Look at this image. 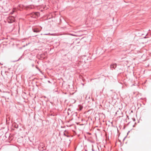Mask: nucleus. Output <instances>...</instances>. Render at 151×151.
I'll return each mask as SVG.
<instances>
[{
	"label": "nucleus",
	"mask_w": 151,
	"mask_h": 151,
	"mask_svg": "<svg viewBox=\"0 0 151 151\" xmlns=\"http://www.w3.org/2000/svg\"><path fill=\"white\" fill-rule=\"evenodd\" d=\"M15 19L14 17H10L8 18V22L9 23L13 22L15 21Z\"/></svg>",
	"instance_id": "f257e3e1"
},
{
	"label": "nucleus",
	"mask_w": 151,
	"mask_h": 151,
	"mask_svg": "<svg viewBox=\"0 0 151 151\" xmlns=\"http://www.w3.org/2000/svg\"><path fill=\"white\" fill-rule=\"evenodd\" d=\"M116 66H117V65H116V64L114 63V64H111L110 65V67L111 68H113L114 69H115L116 67Z\"/></svg>",
	"instance_id": "f03ea898"
},
{
	"label": "nucleus",
	"mask_w": 151,
	"mask_h": 151,
	"mask_svg": "<svg viewBox=\"0 0 151 151\" xmlns=\"http://www.w3.org/2000/svg\"><path fill=\"white\" fill-rule=\"evenodd\" d=\"M40 31V30L37 28H35L33 29V32H39Z\"/></svg>",
	"instance_id": "7ed1b4c3"
},
{
	"label": "nucleus",
	"mask_w": 151,
	"mask_h": 151,
	"mask_svg": "<svg viewBox=\"0 0 151 151\" xmlns=\"http://www.w3.org/2000/svg\"><path fill=\"white\" fill-rule=\"evenodd\" d=\"M34 14L35 15H36V16H38V15L39 14V13H35Z\"/></svg>",
	"instance_id": "20e7f679"
},
{
	"label": "nucleus",
	"mask_w": 151,
	"mask_h": 151,
	"mask_svg": "<svg viewBox=\"0 0 151 151\" xmlns=\"http://www.w3.org/2000/svg\"><path fill=\"white\" fill-rule=\"evenodd\" d=\"M82 107H81V106H80V110H81V109H82Z\"/></svg>",
	"instance_id": "39448f33"
},
{
	"label": "nucleus",
	"mask_w": 151,
	"mask_h": 151,
	"mask_svg": "<svg viewBox=\"0 0 151 151\" xmlns=\"http://www.w3.org/2000/svg\"><path fill=\"white\" fill-rule=\"evenodd\" d=\"M14 11H15L14 9L13 11V12L12 13V14L13 12H14Z\"/></svg>",
	"instance_id": "423d86ee"
}]
</instances>
